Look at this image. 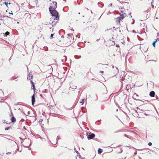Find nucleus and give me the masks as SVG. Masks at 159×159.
Here are the masks:
<instances>
[{
	"label": "nucleus",
	"instance_id": "0eeeda50",
	"mask_svg": "<svg viewBox=\"0 0 159 159\" xmlns=\"http://www.w3.org/2000/svg\"><path fill=\"white\" fill-rule=\"evenodd\" d=\"M66 60H67V57H66V56H63L61 60V61L62 62H64V61H66Z\"/></svg>",
	"mask_w": 159,
	"mask_h": 159
},
{
	"label": "nucleus",
	"instance_id": "603ef678",
	"mask_svg": "<svg viewBox=\"0 0 159 159\" xmlns=\"http://www.w3.org/2000/svg\"><path fill=\"white\" fill-rule=\"evenodd\" d=\"M28 115H29V114H30V112H28Z\"/></svg>",
	"mask_w": 159,
	"mask_h": 159
},
{
	"label": "nucleus",
	"instance_id": "58836bf2",
	"mask_svg": "<svg viewBox=\"0 0 159 159\" xmlns=\"http://www.w3.org/2000/svg\"><path fill=\"white\" fill-rule=\"evenodd\" d=\"M134 19L133 21V22H132V24H134Z\"/></svg>",
	"mask_w": 159,
	"mask_h": 159
},
{
	"label": "nucleus",
	"instance_id": "1a4fd4ad",
	"mask_svg": "<svg viewBox=\"0 0 159 159\" xmlns=\"http://www.w3.org/2000/svg\"><path fill=\"white\" fill-rule=\"evenodd\" d=\"M16 120V118L14 116H12L11 118V120L12 122H15Z\"/></svg>",
	"mask_w": 159,
	"mask_h": 159
},
{
	"label": "nucleus",
	"instance_id": "6e6552de",
	"mask_svg": "<svg viewBox=\"0 0 159 159\" xmlns=\"http://www.w3.org/2000/svg\"><path fill=\"white\" fill-rule=\"evenodd\" d=\"M115 72L114 73V74H115V75H116V74H117L119 71H118V68L116 67H115Z\"/></svg>",
	"mask_w": 159,
	"mask_h": 159
},
{
	"label": "nucleus",
	"instance_id": "f03ea898",
	"mask_svg": "<svg viewBox=\"0 0 159 159\" xmlns=\"http://www.w3.org/2000/svg\"><path fill=\"white\" fill-rule=\"evenodd\" d=\"M95 136V135L93 133H91L90 134L88 135L87 138L89 140L93 139Z\"/></svg>",
	"mask_w": 159,
	"mask_h": 159
},
{
	"label": "nucleus",
	"instance_id": "20e7f679",
	"mask_svg": "<svg viewBox=\"0 0 159 159\" xmlns=\"http://www.w3.org/2000/svg\"><path fill=\"white\" fill-rule=\"evenodd\" d=\"M32 104L33 106L35 102V96L33 94L32 97Z\"/></svg>",
	"mask_w": 159,
	"mask_h": 159
},
{
	"label": "nucleus",
	"instance_id": "79ce46f5",
	"mask_svg": "<svg viewBox=\"0 0 159 159\" xmlns=\"http://www.w3.org/2000/svg\"><path fill=\"white\" fill-rule=\"evenodd\" d=\"M120 10H121V11H123V8H121V9H120Z\"/></svg>",
	"mask_w": 159,
	"mask_h": 159
},
{
	"label": "nucleus",
	"instance_id": "a878e982",
	"mask_svg": "<svg viewBox=\"0 0 159 159\" xmlns=\"http://www.w3.org/2000/svg\"><path fill=\"white\" fill-rule=\"evenodd\" d=\"M157 41L156 39V40L155 41H154V42H153V43L155 44V43H157Z\"/></svg>",
	"mask_w": 159,
	"mask_h": 159
},
{
	"label": "nucleus",
	"instance_id": "a211bd4d",
	"mask_svg": "<svg viewBox=\"0 0 159 159\" xmlns=\"http://www.w3.org/2000/svg\"><path fill=\"white\" fill-rule=\"evenodd\" d=\"M122 130H117L116 131H115L114 133H118V132H122Z\"/></svg>",
	"mask_w": 159,
	"mask_h": 159
},
{
	"label": "nucleus",
	"instance_id": "6e6d98bb",
	"mask_svg": "<svg viewBox=\"0 0 159 159\" xmlns=\"http://www.w3.org/2000/svg\"><path fill=\"white\" fill-rule=\"evenodd\" d=\"M67 38H69V39H70V37H69V38H68V37H67Z\"/></svg>",
	"mask_w": 159,
	"mask_h": 159
},
{
	"label": "nucleus",
	"instance_id": "864d4df0",
	"mask_svg": "<svg viewBox=\"0 0 159 159\" xmlns=\"http://www.w3.org/2000/svg\"><path fill=\"white\" fill-rule=\"evenodd\" d=\"M86 9H87V10H89V9L88 8H86Z\"/></svg>",
	"mask_w": 159,
	"mask_h": 159
},
{
	"label": "nucleus",
	"instance_id": "c03bdc74",
	"mask_svg": "<svg viewBox=\"0 0 159 159\" xmlns=\"http://www.w3.org/2000/svg\"><path fill=\"white\" fill-rule=\"evenodd\" d=\"M116 46L118 47H119L118 45H116Z\"/></svg>",
	"mask_w": 159,
	"mask_h": 159
},
{
	"label": "nucleus",
	"instance_id": "4be33fe9",
	"mask_svg": "<svg viewBox=\"0 0 159 159\" xmlns=\"http://www.w3.org/2000/svg\"><path fill=\"white\" fill-rule=\"evenodd\" d=\"M152 143L151 142H149L148 143V145L151 146L152 145Z\"/></svg>",
	"mask_w": 159,
	"mask_h": 159
},
{
	"label": "nucleus",
	"instance_id": "09e8293b",
	"mask_svg": "<svg viewBox=\"0 0 159 159\" xmlns=\"http://www.w3.org/2000/svg\"><path fill=\"white\" fill-rule=\"evenodd\" d=\"M153 0H152V2H151V4H152V3H153Z\"/></svg>",
	"mask_w": 159,
	"mask_h": 159
},
{
	"label": "nucleus",
	"instance_id": "5fc2aeb1",
	"mask_svg": "<svg viewBox=\"0 0 159 159\" xmlns=\"http://www.w3.org/2000/svg\"><path fill=\"white\" fill-rule=\"evenodd\" d=\"M11 3L10 2L8 3V4H10Z\"/></svg>",
	"mask_w": 159,
	"mask_h": 159
},
{
	"label": "nucleus",
	"instance_id": "6ab92c4d",
	"mask_svg": "<svg viewBox=\"0 0 159 159\" xmlns=\"http://www.w3.org/2000/svg\"><path fill=\"white\" fill-rule=\"evenodd\" d=\"M74 149L75 151L76 152L77 154H78V153H79V152L76 150V148H75V147H74Z\"/></svg>",
	"mask_w": 159,
	"mask_h": 159
},
{
	"label": "nucleus",
	"instance_id": "b1692460",
	"mask_svg": "<svg viewBox=\"0 0 159 159\" xmlns=\"http://www.w3.org/2000/svg\"><path fill=\"white\" fill-rule=\"evenodd\" d=\"M76 86H74L72 88V89H76Z\"/></svg>",
	"mask_w": 159,
	"mask_h": 159
},
{
	"label": "nucleus",
	"instance_id": "ddd939ff",
	"mask_svg": "<svg viewBox=\"0 0 159 159\" xmlns=\"http://www.w3.org/2000/svg\"><path fill=\"white\" fill-rule=\"evenodd\" d=\"M102 64H97V68H100L102 67Z\"/></svg>",
	"mask_w": 159,
	"mask_h": 159
},
{
	"label": "nucleus",
	"instance_id": "7ed1b4c3",
	"mask_svg": "<svg viewBox=\"0 0 159 159\" xmlns=\"http://www.w3.org/2000/svg\"><path fill=\"white\" fill-rule=\"evenodd\" d=\"M120 16L121 18H122L123 19V18H125V17L126 16V14L125 13L123 12V11H121V12L120 13Z\"/></svg>",
	"mask_w": 159,
	"mask_h": 159
},
{
	"label": "nucleus",
	"instance_id": "774afa93",
	"mask_svg": "<svg viewBox=\"0 0 159 159\" xmlns=\"http://www.w3.org/2000/svg\"><path fill=\"white\" fill-rule=\"evenodd\" d=\"M111 39H113V38H112Z\"/></svg>",
	"mask_w": 159,
	"mask_h": 159
},
{
	"label": "nucleus",
	"instance_id": "39448f33",
	"mask_svg": "<svg viewBox=\"0 0 159 159\" xmlns=\"http://www.w3.org/2000/svg\"><path fill=\"white\" fill-rule=\"evenodd\" d=\"M122 20V18H121L120 17H119L116 18V22L117 23H120V20Z\"/></svg>",
	"mask_w": 159,
	"mask_h": 159
},
{
	"label": "nucleus",
	"instance_id": "5701e85b",
	"mask_svg": "<svg viewBox=\"0 0 159 159\" xmlns=\"http://www.w3.org/2000/svg\"><path fill=\"white\" fill-rule=\"evenodd\" d=\"M25 120L24 119H23L22 118V119H21L20 120V121H22V122H23Z\"/></svg>",
	"mask_w": 159,
	"mask_h": 159
},
{
	"label": "nucleus",
	"instance_id": "423d86ee",
	"mask_svg": "<svg viewBox=\"0 0 159 159\" xmlns=\"http://www.w3.org/2000/svg\"><path fill=\"white\" fill-rule=\"evenodd\" d=\"M155 93L153 91H151L150 92L149 95L152 97H154L155 96Z\"/></svg>",
	"mask_w": 159,
	"mask_h": 159
},
{
	"label": "nucleus",
	"instance_id": "2f4dec72",
	"mask_svg": "<svg viewBox=\"0 0 159 159\" xmlns=\"http://www.w3.org/2000/svg\"><path fill=\"white\" fill-rule=\"evenodd\" d=\"M124 136H125L126 137H127V138H128V135L126 134H124Z\"/></svg>",
	"mask_w": 159,
	"mask_h": 159
},
{
	"label": "nucleus",
	"instance_id": "72a5a7b5",
	"mask_svg": "<svg viewBox=\"0 0 159 159\" xmlns=\"http://www.w3.org/2000/svg\"><path fill=\"white\" fill-rule=\"evenodd\" d=\"M9 14H11V15H13V13L12 12V11L11 12H9Z\"/></svg>",
	"mask_w": 159,
	"mask_h": 159
},
{
	"label": "nucleus",
	"instance_id": "f8f14e48",
	"mask_svg": "<svg viewBox=\"0 0 159 159\" xmlns=\"http://www.w3.org/2000/svg\"><path fill=\"white\" fill-rule=\"evenodd\" d=\"M102 152V150L100 148H99L98 150V153L99 154H100Z\"/></svg>",
	"mask_w": 159,
	"mask_h": 159
},
{
	"label": "nucleus",
	"instance_id": "bb28decb",
	"mask_svg": "<svg viewBox=\"0 0 159 159\" xmlns=\"http://www.w3.org/2000/svg\"><path fill=\"white\" fill-rule=\"evenodd\" d=\"M84 108L83 107H81V110H82V112H85L84 111H83V110Z\"/></svg>",
	"mask_w": 159,
	"mask_h": 159
},
{
	"label": "nucleus",
	"instance_id": "412c9836",
	"mask_svg": "<svg viewBox=\"0 0 159 159\" xmlns=\"http://www.w3.org/2000/svg\"><path fill=\"white\" fill-rule=\"evenodd\" d=\"M11 127H6L5 128V129L6 130H8L10 128H11Z\"/></svg>",
	"mask_w": 159,
	"mask_h": 159
},
{
	"label": "nucleus",
	"instance_id": "473e14b6",
	"mask_svg": "<svg viewBox=\"0 0 159 159\" xmlns=\"http://www.w3.org/2000/svg\"><path fill=\"white\" fill-rule=\"evenodd\" d=\"M111 12H110V11H109L108 13H107V15H109V14H110Z\"/></svg>",
	"mask_w": 159,
	"mask_h": 159
},
{
	"label": "nucleus",
	"instance_id": "a18cd8bd",
	"mask_svg": "<svg viewBox=\"0 0 159 159\" xmlns=\"http://www.w3.org/2000/svg\"><path fill=\"white\" fill-rule=\"evenodd\" d=\"M136 100H139V101H142V100H140V99H136Z\"/></svg>",
	"mask_w": 159,
	"mask_h": 159
},
{
	"label": "nucleus",
	"instance_id": "4c0bfd02",
	"mask_svg": "<svg viewBox=\"0 0 159 159\" xmlns=\"http://www.w3.org/2000/svg\"><path fill=\"white\" fill-rule=\"evenodd\" d=\"M60 139V138H58V136L57 137V141L58 140H59V139Z\"/></svg>",
	"mask_w": 159,
	"mask_h": 159
},
{
	"label": "nucleus",
	"instance_id": "13d9d810",
	"mask_svg": "<svg viewBox=\"0 0 159 159\" xmlns=\"http://www.w3.org/2000/svg\"><path fill=\"white\" fill-rule=\"evenodd\" d=\"M91 13H93V12L92 11H91Z\"/></svg>",
	"mask_w": 159,
	"mask_h": 159
},
{
	"label": "nucleus",
	"instance_id": "37998d69",
	"mask_svg": "<svg viewBox=\"0 0 159 159\" xmlns=\"http://www.w3.org/2000/svg\"><path fill=\"white\" fill-rule=\"evenodd\" d=\"M122 151H123L122 149H121V152H120V153H121V152H122Z\"/></svg>",
	"mask_w": 159,
	"mask_h": 159
},
{
	"label": "nucleus",
	"instance_id": "4468645a",
	"mask_svg": "<svg viewBox=\"0 0 159 159\" xmlns=\"http://www.w3.org/2000/svg\"><path fill=\"white\" fill-rule=\"evenodd\" d=\"M84 99H82V101L81 102H80V103L82 104V105H83L84 103Z\"/></svg>",
	"mask_w": 159,
	"mask_h": 159
},
{
	"label": "nucleus",
	"instance_id": "9d476101",
	"mask_svg": "<svg viewBox=\"0 0 159 159\" xmlns=\"http://www.w3.org/2000/svg\"><path fill=\"white\" fill-rule=\"evenodd\" d=\"M29 80H30V81H32V80L33 75L32 74H30V73L29 74Z\"/></svg>",
	"mask_w": 159,
	"mask_h": 159
},
{
	"label": "nucleus",
	"instance_id": "c85d7f7f",
	"mask_svg": "<svg viewBox=\"0 0 159 159\" xmlns=\"http://www.w3.org/2000/svg\"><path fill=\"white\" fill-rule=\"evenodd\" d=\"M53 35H54V34H51L50 35V37L51 38L52 37H53Z\"/></svg>",
	"mask_w": 159,
	"mask_h": 159
},
{
	"label": "nucleus",
	"instance_id": "e433bc0d",
	"mask_svg": "<svg viewBox=\"0 0 159 159\" xmlns=\"http://www.w3.org/2000/svg\"><path fill=\"white\" fill-rule=\"evenodd\" d=\"M11 153V152H8L7 153H6V154H10Z\"/></svg>",
	"mask_w": 159,
	"mask_h": 159
},
{
	"label": "nucleus",
	"instance_id": "052dcab7",
	"mask_svg": "<svg viewBox=\"0 0 159 159\" xmlns=\"http://www.w3.org/2000/svg\"><path fill=\"white\" fill-rule=\"evenodd\" d=\"M113 28H115V27H114V26H113Z\"/></svg>",
	"mask_w": 159,
	"mask_h": 159
},
{
	"label": "nucleus",
	"instance_id": "3c124183",
	"mask_svg": "<svg viewBox=\"0 0 159 159\" xmlns=\"http://www.w3.org/2000/svg\"><path fill=\"white\" fill-rule=\"evenodd\" d=\"M112 42L114 44H115V43L114 41H112Z\"/></svg>",
	"mask_w": 159,
	"mask_h": 159
},
{
	"label": "nucleus",
	"instance_id": "8fccbe9b",
	"mask_svg": "<svg viewBox=\"0 0 159 159\" xmlns=\"http://www.w3.org/2000/svg\"><path fill=\"white\" fill-rule=\"evenodd\" d=\"M61 38H64V36L63 35H62V36H61Z\"/></svg>",
	"mask_w": 159,
	"mask_h": 159
},
{
	"label": "nucleus",
	"instance_id": "e2e57ef3",
	"mask_svg": "<svg viewBox=\"0 0 159 159\" xmlns=\"http://www.w3.org/2000/svg\"><path fill=\"white\" fill-rule=\"evenodd\" d=\"M134 154H136V152H135V153H134Z\"/></svg>",
	"mask_w": 159,
	"mask_h": 159
},
{
	"label": "nucleus",
	"instance_id": "338daca9",
	"mask_svg": "<svg viewBox=\"0 0 159 159\" xmlns=\"http://www.w3.org/2000/svg\"><path fill=\"white\" fill-rule=\"evenodd\" d=\"M31 149V148H29V150H30Z\"/></svg>",
	"mask_w": 159,
	"mask_h": 159
},
{
	"label": "nucleus",
	"instance_id": "bf43d9fd",
	"mask_svg": "<svg viewBox=\"0 0 159 159\" xmlns=\"http://www.w3.org/2000/svg\"><path fill=\"white\" fill-rule=\"evenodd\" d=\"M132 17V16H130V17L131 18Z\"/></svg>",
	"mask_w": 159,
	"mask_h": 159
},
{
	"label": "nucleus",
	"instance_id": "49530a36",
	"mask_svg": "<svg viewBox=\"0 0 159 159\" xmlns=\"http://www.w3.org/2000/svg\"><path fill=\"white\" fill-rule=\"evenodd\" d=\"M112 4H111H111H109V6H112Z\"/></svg>",
	"mask_w": 159,
	"mask_h": 159
},
{
	"label": "nucleus",
	"instance_id": "c756f323",
	"mask_svg": "<svg viewBox=\"0 0 159 159\" xmlns=\"http://www.w3.org/2000/svg\"><path fill=\"white\" fill-rule=\"evenodd\" d=\"M9 33L8 32H7L6 33V35H8Z\"/></svg>",
	"mask_w": 159,
	"mask_h": 159
},
{
	"label": "nucleus",
	"instance_id": "aec40b11",
	"mask_svg": "<svg viewBox=\"0 0 159 159\" xmlns=\"http://www.w3.org/2000/svg\"><path fill=\"white\" fill-rule=\"evenodd\" d=\"M47 90L46 89H44L43 91H42V93H46L47 92Z\"/></svg>",
	"mask_w": 159,
	"mask_h": 159
},
{
	"label": "nucleus",
	"instance_id": "ea45409f",
	"mask_svg": "<svg viewBox=\"0 0 159 159\" xmlns=\"http://www.w3.org/2000/svg\"><path fill=\"white\" fill-rule=\"evenodd\" d=\"M156 40L157 41H159V38H157V39H156Z\"/></svg>",
	"mask_w": 159,
	"mask_h": 159
},
{
	"label": "nucleus",
	"instance_id": "393cba45",
	"mask_svg": "<svg viewBox=\"0 0 159 159\" xmlns=\"http://www.w3.org/2000/svg\"><path fill=\"white\" fill-rule=\"evenodd\" d=\"M157 41L156 39V40L155 41H154V42H153V43L155 44V43H157Z\"/></svg>",
	"mask_w": 159,
	"mask_h": 159
},
{
	"label": "nucleus",
	"instance_id": "4d7b16f0",
	"mask_svg": "<svg viewBox=\"0 0 159 159\" xmlns=\"http://www.w3.org/2000/svg\"><path fill=\"white\" fill-rule=\"evenodd\" d=\"M0 5L1 6H2V4H0Z\"/></svg>",
	"mask_w": 159,
	"mask_h": 159
},
{
	"label": "nucleus",
	"instance_id": "0e129e2a",
	"mask_svg": "<svg viewBox=\"0 0 159 159\" xmlns=\"http://www.w3.org/2000/svg\"><path fill=\"white\" fill-rule=\"evenodd\" d=\"M114 68V67L113 66H112V68Z\"/></svg>",
	"mask_w": 159,
	"mask_h": 159
},
{
	"label": "nucleus",
	"instance_id": "f3484780",
	"mask_svg": "<svg viewBox=\"0 0 159 159\" xmlns=\"http://www.w3.org/2000/svg\"><path fill=\"white\" fill-rule=\"evenodd\" d=\"M3 4H5L6 6L8 7V2H5L3 3Z\"/></svg>",
	"mask_w": 159,
	"mask_h": 159
},
{
	"label": "nucleus",
	"instance_id": "f257e3e1",
	"mask_svg": "<svg viewBox=\"0 0 159 159\" xmlns=\"http://www.w3.org/2000/svg\"><path fill=\"white\" fill-rule=\"evenodd\" d=\"M52 3L54 5L53 6H50L49 9V11L52 16L51 19V20H52V21H51L50 22V24H52L53 23V20H57V21L59 18L58 13L55 10L57 6V3L55 2H53Z\"/></svg>",
	"mask_w": 159,
	"mask_h": 159
},
{
	"label": "nucleus",
	"instance_id": "2eb2a0df",
	"mask_svg": "<svg viewBox=\"0 0 159 159\" xmlns=\"http://www.w3.org/2000/svg\"><path fill=\"white\" fill-rule=\"evenodd\" d=\"M81 57V56H80L79 57H78V56L76 55L75 56V58L76 59H78L79 58H80Z\"/></svg>",
	"mask_w": 159,
	"mask_h": 159
},
{
	"label": "nucleus",
	"instance_id": "f704fd0d",
	"mask_svg": "<svg viewBox=\"0 0 159 159\" xmlns=\"http://www.w3.org/2000/svg\"><path fill=\"white\" fill-rule=\"evenodd\" d=\"M152 45L153 47H155V44L152 43Z\"/></svg>",
	"mask_w": 159,
	"mask_h": 159
},
{
	"label": "nucleus",
	"instance_id": "680f3d73",
	"mask_svg": "<svg viewBox=\"0 0 159 159\" xmlns=\"http://www.w3.org/2000/svg\"><path fill=\"white\" fill-rule=\"evenodd\" d=\"M133 32H135V31L134 30V31H133Z\"/></svg>",
	"mask_w": 159,
	"mask_h": 159
},
{
	"label": "nucleus",
	"instance_id": "69168bd1",
	"mask_svg": "<svg viewBox=\"0 0 159 159\" xmlns=\"http://www.w3.org/2000/svg\"><path fill=\"white\" fill-rule=\"evenodd\" d=\"M116 111H118V109L116 110Z\"/></svg>",
	"mask_w": 159,
	"mask_h": 159
},
{
	"label": "nucleus",
	"instance_id": "de8ad7c7",
	"mask_svg": "<svg viewBox=\"0 0 159 159\" xmlns=\"http://www.w3.org/2000/svg\"><path fill=\"white\" fill-rule=\"evenodd\" d=\"M151 5H152V7L153 8V7H154V6H153V5L152 4H151Z\"/></svg>",
	"mask_w": 159,
	"mask_h": 159
},
{
	"label": "nucleus",
	"instance_id": "a19ab883",
	"mask_svg": "<svg viewBox=\"0 0 159 159\" xmlns=\"http://www.w3.org/2000/svg\"><path fill=\"white\" fill-rule=\"evenodd\" d=\"M99 39H97L96 40V41H97V42H98V41L99 40Z\"/></svg>",
	"mask_w": 159,
	"mask_h": 159
},
{
	"label": "nucleus",
	"instance_id": "cd10ccee",
	"mask_svg": "<svg viewBox=\"0 0 159 159\" xmlns=\"http://www.w3.org/2000/svg\"><path fill=\"white\" fill-rule=\"evenodd\" d=\"M124 79V78L123 77H122V78H121L120 80H121L123 81Z\"/></svg>",
	"mask_w": 159,
	"mask_h": 159
},
{
	"label": "nucleus",
	"instance_id": "9b49d317",
	"mask_svg": "<svg viewBox=\"0 0 159 159\" xmlns=\"http://www.w3.org/2000/svg\"><path fill=\"white\" fill-rule=\"evenodd\" d=\"M30 82H31V83L32 84V87H33L32 89L33 90H34L35 89V87L34 85V82L33 81H30Z\"/></svg>",
	"mask_w": 159,
	"mask_h": 159
},
{
	"label": "nucleus",
	"instance_id": "dca6fc26",
	"mask_svg": "<svg viewBox=\"0 0 159 159\" xmlns=\"http://www.w3.org/2000/svg\"><path fill=\"white\" fill-rule=\"evenodd\" d=\"M67 35L68 37H70V38H72V36H73V35L71 34H68Z\"/></svg>",
	"mask_w": 159,
	"mask_h": 159
},
{
	"label": "nucleus",
	"instance_id": "7c9ffc66",
	"mask_svg": "<svg viewBox=\"0 0 159 159\" xmlns=\"http://www.w3.org/2000/svg\"><path fill=\"white\" fill-rule=\"evenodd\" d=\"M135 95H136V96H137V97L139 96V95H138V94H136V93H135L134 94V96H135Z\"/></svg>",
	"mask_w": 159,
	"mask_h": 159
},
{
	"label": "nucleus",
	"instance_id": "c9c22d12",
	"mask_svg": "<svg viewBox=\"0 0 159 159\" xmlns=\"http://www.w3.org/2000/svg\"><path fill=\"white\" fill-rule=\"evenodd\" d=\"M100 72L102 73V74H103V73L104 72L103 71H100Z\"/></svg>",
	"mask_w": 159,
	"mask_h": 159
}]
</instances>
